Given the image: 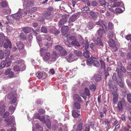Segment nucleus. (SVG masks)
Returning a JSON list of instances; mask_svg holds the SVG:
<instances>
[{
  "label": "nucleus",
  "instance_id": "f257e3e1",
  "mask_svg": "<svg viewBox=\"0 0 131 131\" xmlns=\"http://www.w3.org/2000/svg\"><path fill=\"white\" fill-rule=\"evenodd\" d=\"M41 55L43 56L42 59L45 61H46L50 59L51 57V54L50 52L43 51L41 48L40 50Z\"/></svg>",
  "mask_w": 131,
  "mask_h": 131
},
{
  "label": "nucleus",
  "instance_id": "f03ea898",
  "mask_svg": "<svg viewBox=\"0 0 131 131\" xmlns=\"http://www.w3.org/2000/svg\"><path fill=\"white\" fill-rule=\"evenodd\" d=\"M55 48L59 54L60 56H64L67 53L66 50L60 46L58 45L55 46Z\"/></svg>",
  "mask_w": 131,
  "mask_h": 131
},
{
  "label": "nucleus",
  "instance_id": "7ed1b4c3",
  "mask_svg": "<svg viewBox=\"0 0 131 131\" xmlns=\"http://www.w3.org/2000/svg\"><path fill=\"white\" fill-rule=\"evenodd\" d=\"M11 62L8 58L6 59L5 61L3 60L1 62L0 65V69H2L6 67H8L10 66Z\"/></svg>",
  "mask_w": 131,
  "mask_h": 131
},
{
  "label": "nucleus",
  "instance_id": "20e7f679",
  "mask_svg": "<svg viewBox=\"0 0 131 131\" xmlns=\"http://www.w3.org/2000/svg\"><path fill=\"white\" fill-rule=\"evenodd\" d=\"M47 74L44 72H37L36 74V77L38 79H45L47 77Z\"/></svg>",
  "mask_w": 131,
  "mask_h": 131
},
{
  "label": "nucleus",
  "instance_id": "39448f33",
  "mask_svg": "<svg viewBox=\"0 0 131 131\" xmlns=\"http://www.w3.org/2000/svg\"><path fill=\"white\" fill-rule=\"evenodd\" d=\"M126 103L125 101L124 100H122L119 101L118 103L117 107L119 111H121L123 110L124 107L125 106Z\"/></svg>",
  "mask_w": 131,
  "mask_h": 131
},
{
  "label": "nucleus",
  "instance_id": "423d86ee",
  "mask_svg": "<svg viewBox=\"0 0 131 131\" xmlns=\"http://www.w3.org/2000/svg\"><path fill=\"white\" fill-rule=\"evenodd\" d=\"M34 1V0H30L27 1L26 3L24 2V5H25V8L28 9L33 5Z\"/></svg>",
  "mask_w": 131,
  "mask_h": 131
},
{
  "label": "nucleus",
  "instance_id": "0eeeda50",
  "mask_svg": "<svg viewBox=\"0 0 131 131\" xmlns=\"http://www.w3.org/2000/svg\"><path fill=\"white\" fill-rule=\"evenodd\" d=\"M13 120V118L11 116H9L7 118L4 119V121L6 122L8 125H11L12 123Z\"/></svg>",
  "mask_w": 131,
  "mask_h": 131
},
{
  "label": "nucleus",
  "instance_id": "6e6552de",
  "mask_svg": "<svg viewBox=\"0 0 131 131\" xmlns=\"http://www.w3.org/2000/svg\"><path fill=\"white\" fill-rule=\"evenodd\" d=\"M4 47L5 48L7 49L9 47L10 48L12 47V45L10 41L8 39L6 40V42H5L4 45Z\"/></svg>",
  "mask_w": 131,
  "mask_h": 131
},
{
  "label": "nucleus",
  "instance_id": "1a4fd4ad",
  "mask_svg": "<svg viewBox=\"0 0 131 131\" xmlns=\"http://www.w3.org/2000/svg\"><path fill=\"white\" fill-rule=\"evenodd\" d=\"M80 112V110H73L72 113V115L74 117L78 118L80 115V114L79 113Z\"/></svg>",
  "mask_w": 131,
  "mask_h": 131
},
{
  "label": "nucleus",
  "instance_id": "9d476101",
  "mask_svg": "<svg viewBox=\"0 0 131 131\" xmlns=\"http://www.w3.org/2000/svg\"><path fill=\"white\" fill-rule=\"evenodd\" d=\"M96 24L97 25L102 26V28L104 30L106 29V27L105 24H104V21L101 20H99L96 23Z\"/></svg>",
  "mask_w": 131,
  "mask_h": 131
},
{
  "label": "nucleus",
  "instance_id": "9b49d317",
  "mask_svg": "<svg viewBox=\"0 0 131 131\" xmlns=\"http://www.w3.org/2000/svg\"><path fill=\"white\" fill-rule=\"evenodd\" d=\"M73 99L75 101L82 102V100L79 95L77 94H74L73 96Z\"/></svg>",
  "mask_w": 131,
  "mask_h": 131
},
{
  "label": "nucleus",
  "instance_id": "f8f14e48",
  "mask_svg": "<svg viewBox=\"0 0 131 131\" xmlns=\"http://www.w3.org/2000/svg\"><path fill=\"white\" fill-rule=\"evenodd\" d=\"M98 57H96V58H91V57L89 59L86 61V63L88 65H89L90 64H91L93 63L94 60V59H98Z\"/></svg>",
  "mask_w": 131,
  "mask_h": 131
},
{
  "label": "nucleus",
  "instance_id": "ddd939ff",
  "mask_svg": "<svg viewBox=\"0 0 131 131\" xmlns=\"http://www.w3.org/2000/svg\"><path fill=\"white\" fill-rule=\"evenodd\" d=\"M112 94L113 95V103L115 105L116 104L118 101V95L117 93H116L114 94L112 93Z\"/></svg>",
  "mask_w": 131,
  "mask_h": 131
},
{
  "label": "nucleus",
  "instance_id": "4468645a",
  "mask_svg": "<svg viewBox=\"0 0 131 131\" xmlns=\"http://www.w3.org/2000/svg\"><path fill=\"white\" fill-rule=\"evenodd\" d=\"M50 31L51 33L54 34L55 36L57 35L60 33L59 31L57 30L54 27L52 29H51L50 30Z\"/></svg>",
  "mask_w": 131,
  "mask_h": 131
},
{
  "label": "nucleus",
  "instance_id": "2eb2a0df",
  "mask_svg": "<svg viewBox=\"0 0 131 131\" xmlns=\"http://www.w3.org/2000/svg\"><path fill=\"white\" fill-rule=\"evenodd\" d=\"M67 22V18L65 17L62 18L61 19L59 22L58 26L59 27H61L62 25H63Z\"/></svg>",
  "mask_w": 131,
  "mask_h": 131
},
{
  "label": "nucleus",
  "instance_id": "dca6fc26",
  "mask_svg": "<svg viewBox=\"0 0 131 131\" xmlns=\"http://www.w3.org/2000/svg\"><path fill=\"white\" fill-rule=\"evenodd\" d=\"M16 44L18 48L20 50L23 49L24 47V45L20 41H17L16 43Z\"/></svg>",
  "mask_w": 131,
  "mask_h": 131
},
{
  "label": "nucleus",
  "instance_id": "f3484780",
  "mask_svg": "<svg viewBox=\"0 0 131 131\" xmlns=\"http://www.w3.org/2000/svg\"><path fill=\"white\" fill-rule=\"evenodd\" d=\"M7 19L9 21L8 22H6L5 23L6 24H8L9 23L12 24L13 23V17H12L10 16H8L6 17Z\"/></svg>",
  "mask_w": 131,
  "mask_h": 131
},
{
  "label": "nucleus",
  "instance_id": "a211bd4d",
  "mask_svg": "<svg viewBox=\"0 0 131 131\" xmlns=\"http://www.w3.org/2000/svg\"><path fill=\"white\" fill-rule=\"evenodd\" d=\"M80 103L77 102L74 103L73 105V110H79L80 108Z\"/></svg>",
  "mask_w": 131,
  "mask_h": 131
},
{
  "label": "nucleus",
  "instance_id": "6ab92c4d",
  "mask_svg": "<svg viewBox=\"0 0 131 131\" xmlns=\"http://www.w3.org/2000/svg\"><path fill=\"white\" fill-rule=\"evenodd\" d=\"M108 43L110 47H114L115 46V42L112 39H109Z\"/></svg>",
  "mask_w": 131,
  "mask_h": 131
},
{
  "label": "nucleus",
  "instance_id": "aec40b11",
  "mask_svg": "<svg viewBox=\"0 0 131 131\" xmlns=\"http://www.w3.org/2000/svg\"><path fill=\"white\" fill-rule=\"evenodd\" d=\"M108 88L110 90H111L112 91H113V89H114V88L116 89H117L116 87L114 85H113L112 84L111 82H109L108 83Z\"/></svg>",
  "mask_w": 131,
  "mask_h": 131
},
{
  "label": "nucleus",
  "instance_id": "412c9836",
  "mask_svg": "<svg viewBox=\"0 0 131 131\" xmlns=\"http://www.w3.org/2000/svg\"><path fill=\"white\" fill-rule=\"evenodd\" d=\"M83 123L79 124L76 128V131H82L83 129Z\"/></svg>",
  "mask_w": 131,
  "mask_h": 131
},
{
  "label": "nucleus",
  "instance_id": "4be33fe9",
  "mask_svg": "<svg viewBox=\"0 0 131 131\" xmlns=\"http://www.w3.org/2000/svg\"><path fill=\"white\" fill-rule=\"evenodd\" d=\"M94 78L96 82L100 81L101 80V76L99 74H95L94 77Z\"/></svg>",
  "mask_w": 131,
  "mask_h": 131
},
{
  "label": "nucleus",
  "instance_id": "5701e85b",
  "mask_svg": "<svg viewBox=\"0 0 131 131\" xmlns=\"http://www.w3.org/2000/svg\"><path fill=\"white\" fill-rule=\"evenodd\" d=\"M68 26H64L61 28V32L64 34H65L68 31Z\"/></svg>",
  "mask_w": 131,
  "mask_h": 131
},
{
  "label": "nucleus",
  "instance_id": "b1692460",
  "mask_svg": "<svg viewBox=\"0 0 131 131\" xmlns=\"http://www.w3.org/2000/svg\"><path fill=\"white\" fill-rule=\"evenodd\" d=\"M77 15L76 14H74L70 18L69 22H74L77 18Z\"/></svg>",
  "mask_w": 131,
  "mask_h": 131
},
{
  "label": "nucleus",
  "instance_id": "393cba45",
  "mask_svg": "<svg viewBox=\"0 0 131 131\" xmlns=\"http://www.w3.org/2000/svg\"><path fill=\"white\" fill-rule=\"evenodd\" d=\"M82 46L85 47V49H87L89 47V44L88 41L86 40L83 41L82 43Z\"/></svg>",
  "mask_w": 131,
  "mask_h": 131
},
{
  "label": "nucleus",
  "instance_id": "a878e982",
  "mask_svg": "<svg viewBox=\"0 0 131 131\" xmlns=\"http://www.w3.org/2000/svg\"><path fill=\"white\" fill-rule=\"evenodd\" d=\"M21 16V15L20 13H17L14 14L13 17V18H14L16 20H18L20 18Z\"/></svg>",
  "mask_w": 131,
  "mask_h": 131
},
{
  "label": "nucleus",
  "instance_id": "bb28decb",
  "mask_svg": "<svg viewBox=\"0 0 131 131\" xmlns=\"http://www.w3.org/2000/svg\"><path fill=\"white\" fill-rule=\"evenodd\" d=\"M96 13L92 11H90L89 12V14L91 16L92 18L94 19H96L97 17V15Z\"/></svg>",
  "mask_w": 131,
  "mask_h": 131
},
{
  "label": "nucleus",
  "instance_id": "cd10ccee",
  "mask_svg": "<svg viewBox=\"0 0 131 131\" xmlns=\"http://www.w3.org/2000/svg\"><path fill=\"white\" fill-rule=\"evenodd\" d=\"M20 39L23 41L26 40L27 37L23 33H21L19 36Z\"/></svg>",
  "mask_w": 131,
  "mask_h": 131
},
{
  "label": "nucleus",
  "instance_id": "c85d7f7f",
  "mask_svg": "<svg viewBox=\"0 0 131 131\" xmlns=\"http://www.w3.org/2000/svg\"><path fill=\"white\" fill-rule=\"evenodd\" d=\"M5 107L3 105L0 106V113L1 114H3L5 112Z\"/></svg>",
  "mask_w": 131,
  "mask_h": 131
},
{
  "label": "nucleus",
  "instance_id": "c756f323",
  "mask_svg": "<svg viewBox=\"0 0 131 131\" xmlns=\"http://www.w3.org/2000/svg\"><path fill=\"white\" fill-rule=\"evenodd\" d=\"M83 55L86 58H88L90 57L89 52L86 49H85L83 53Z\"/></svg>",
  "mask_w": 131,
  "mask_h": 131
},
{
  "label": "nucleus",
  "instance_id": "7c9ffc66",
  "mask_svg": "<svg viewBox=\"0 0 131 131\" xmlns=\"http://www.w3.org/2000/svg\"><path fill=\"white\" fill-rule=\"evenodd\" d=\"M22 30L25 33L27 34L29 32L30 29L29 27H25L23 28Z\"/></svg>",
  "mask_w": 131,
  "mask_h": 131
},
{
  "label": "nucleus",
  "instance_id": "2f4dec72",
  "mask_svg": "<svg viewBox=\"0 0 131 131\" xmlns=\"http://www.w3.org/2000/svg\"><path fill=\"white\" fill-rule=\"evenodd\" d=\"M96 41L97 42V45H99L103 47V44L101 40V39L99 38H97L96 40Z\"/></svg>",
  "mask_w": 131,
  "mask_h": 131
},
{
  "label": "nucleus",
  "instance_id": "473e14b6",
  "mask_svg": "<svg viewBox=\"0 0 131 131\" xmlns=\"http://www.w3.org/2000/svg\"><path fill=\"white\" fill-rule=\"evenodd\" d=\"M73 56V54L72 53H70L68 56L66 57V59L68 62H70Z\"/></svg>",
  "mask_w": 131,
  "mask_h": 131
},
{
  "label": "nucleus",
  "instance_id": "72a5a7b5",
  "mask_svg": "<svg viewBox=\"0 0 131 131\" xmlns=\"http://www.w3.org/2000/svg\"><path fill=\"white\" fill-rule=\"evenodd\" d=\"M71 44L73 46H76L78 47L80 46V45L78 42L76 40H74L71 42Z\"/></svg>",
  "mask_w": 131,
  "mask_h": 131
},
{
  "label": "nucleus",
  "instance_id": "f704fd0d",
  "mask_svg": "<svg viewBox=\"0 0 131 131\" xmlns=\"http://www.w3.org/2000/svg\"><path fill=\"white\" fill-rule=\"evenodd\" d=\"M74 53L78 57L81 56L82 55V53L80 51L78 50H74Z\"/></svg>",
  "mask_w": 131,
  "mask_h": 131
},
{
  "label": "nucleus",
  "instance_id": "c9c22d12",
  "mask_svg": "<svg viewBox=\"0 0 131 131\" xmlns=\"http://www.w3.org/2000/svg\"><path fill=\"white\" fill-rule=\"evenodd\" d=\"M5 40V36L4 34L2 33H0V41L4 42Z\"/></svg>",
  "mask_w": 131,
  "mask_h": 131
},
{
  "label": "nucleus",
  "instance_id": "e433bc0d",
  "mask_svg": "<svg viewBox=\"0 0 131 131\" xmlns=\"http://www.w3.org/2000/svg\"><path fill=\"white\" fill-rule=\"evenodd\" d=\"M58 56L57 53L56 51H53L52 54L51 58L52 60H55Z\"/></svg>",
  "mask_w": 131,
  "mask_h": 131
},
{
  "label": "nucleus",
  "instance_id": "4c0bfd02",
  "mask_svg": "<svg viewBox=\"0 0 131 131\" xmlns=\"http://www.w3.org/2000/svg\"><path fill=\"white\" fill-rule=\"evenodd\" d=\"M17 100L16 97H14L9 101V103L10 104H13L15 103Z\"/></svg>",
  "mask_w": 131,
  "mask_h": 131
},
{
  "label": "nucleus",
  "instance_id": "58836bf2",
  "mask_svg": "<svg viewBox=\"0 0 131 131\" xmlns=\"http://www.w3.org/2000/svg\"><path fill=\"white\" fill-rule=\"evenodd\" d=\"M15 109V107H14L13 106H10L9 107L8 110L10 112H11V113L12 114L14 111Z\"/></svg>",
  "mask_w": 131,
  "mask_h": 131
},
{
  "label": "nucleus",
  "instance_id": "ea45409f",
  "mask_svg": "<svg viewBox=\"0 0 131 131\" xmlns=\"http://www.w3.org/2000/svg\"><path fill=\"white\" fill-rule=\"evenodd\" d=\"M103 31V29L101 28H100L97 31L99 35L101 37H102Z\"/></svg>",
  "mask_w": 131,
  "mask_h": 131
},
{
  "label": "nucleus",
  "instance_id": "a19ab883",
  "mask_svg": "<svg viewBox=\"0 0 131 131\" xmlns=\"http://www.w3.org/2000/svg\"><path fill=\"white\" fill-rule=\"evenodd\" d=\"M125 38L127 40H130L131 42V35H128L125 37ZM129 48L131 49V45L129 46Z\"/></svg>",
  "mask_w": 131,
  "mask_h": 131
},
{
  "label": "nucleus",
  "instance_id": "79ce46f5",
  "mask_svg": "<svg viewBox=\"0 0 131 131\" xmlns=\"http://www.w3.org/2000/svg\"><path fill=\"white\" fill-rule=\"evenodd\" d=\"M113 33L112 31H110L108 35V37L110 39H112L113 37Z\"/></svg>",
  "mask_w": 131,
  "mask_h": 131
},
{
  "label": "nucleus",
  "instance_id": "37998d69",
  "mask_svg": "<svg viewBox=\"0 0 131 131\" xmlns=\"http://www.w3.org/2000/svg\"><path fill=\"white\" fill-rule=\"evenodd\" d=\"M10 11L11 10L10 9H3L2 11V12L5 14H9Z\"/></svg>",
  "mask_w": 131,
  "mask_h": 131
},
{
  "label": "nucleus",
  "instance_id": "c03bdc74",
  "mask_svg": "<svg viewBox=\"0 0 131 131\" xmlns=\"http://www.w3.org/2000/svg\"><path fill=\"white\" fill-rule=\"evenodd\" d=\"M90 88L92 91H94L96 89V85L93 84L92 85H90Z\"/></svg>",
  "mask_w": 131,
  "mask_h": 131
},
{
  "label": "nucleus",
  "instance_id": "a18cd8bd",
  "mask_svg": "<svg viewBox=\"0 0 131 131\" xmlns=\"http://www.w3.org/2000/svg\"><path fill=\"white\" fill-rule=\"evenodd\" d=\"M46 15L45 18L46 19H47L50 18V15H51V13L50 12H48V11L47 10Z\"/></svg>",
  "mask_w": 131,
  "mask_h": 131
},
{
  "label": "nucleus",
  "instance_id": "49530a36",
  "mask_svg": "<svg viewBox=\"0 0 131 131\" xmlns=\"http://www.w3.org/2000/svg\"><path fill=\"white\" fill-rule=\"evenodd\" d=\"M114 24L113 23L111 22L109 23H108V28L111 29L112 30L114 28Z\"/></svg>",
  "mask_w": 131,
  "mask_h": 131
},
{
  "label": "nucleus",
  "instance_id": "de8ad7c7",
  "mask_svg": "<svg viewBox=\"0 0 131 131\" xmlns=\"http://www.w3.org/2000/svg\"><path fill=\"white\" fill-rule=\"evenodd\" d=\"M93 63L94 65L96 67H99L100 66L99 63L97 60H94Z\"/></svg>",
  "mask_w": 131,
  "mask_h": 131
},
{
  "label": "nucleus",
  "instance_id": "09e8293b",
  "mask_svg": "<svg viewBox=\"0 0 131 131\" xmlns=\"http://www.w3.org/2000/svg\"><path fill=\"white\" fill-rule=\"evenodd\" d=\"M105 124L107 125V127L108 128V129H110L111 127V126L110 125V121L106 120L105 121Z\"/></svg>",
  "mask_w": 131,
  "mask_h": 131
},
{
  "label": "nucleus",
  "instance_id": "8fccbe9b",
  "mask_svg": "<svg viewBox=\"0 0 131 131\" xmlns=\"http://www.w3.org/2000/svg\"><path fill=\"white\" fill-rule=\"evenodd\" d=\"M38 119H39L40 121H42L44 123H46L45 120V118L44 116H40L39 118H38Z\"/></svg>",
  "mask_w": 131,
  "mask_h": 131
},
{
  "label": "nucleus",
  "instance_id": "3c124183",
  "mask_svg": "<svg viewBox=\"0 0 131 131\" xmlns=\"http://www.w3.org/2000/svg\"><path fill=\"white\" fill-rule=\"evenodd\" d=\"M6 28L7 31L9 32H11L13 29L12 27L8 25H7Z\"/></svg>",
  "mask_w": 131,
  "mask_h": 131
},
{
  "label": "nucleus",
  "instance_id": "603ef678",
  "mask_svg": "<svg viewBox=\"0 0 131 131\" xmlns=\"http://www.w3.org/2000/svg\"><path fill=\"white\" fill-rule=\"evenodd\" d=\"M127 96L128 101L130 103L131 102V94H127Z\"/></svg>",
  "mask_w": 131,
  "mask_h": 131
},
{
  "label": "nucleus",
  "instance_id": "864d4df0",
  "mask_svg": "<svg viewBox=\"0 0 131 131\" xmlns=\"http://www.w3.org/2000/svg\"><path fill=\"white\" fill-rule=\"evenodd\" d=\"M82 2L84 4H86L88 6L90 5V4L88 0H82Z\"/></svg>",
  "mask_w": 131,
  "mask_h": 131
},
{
  "label": "nucleus",
  "instance_id": "5fc2aeb1",
  "mask_svg": "<svg viewBox=\"0 0 131 131\" xmlns=\"http://www.w3.org/2000/svg\"><path fill=\"white\" fill-rule=\"evenodd\" d=\"M14 70L16 71H18L20 70L19 66L18 65H16L13 68Z\"/></svg>",
  "mask_w": 131,
  "mask_h": 131
},
{
  "label": "nucleus",
  "instance_id": "6e6d98bb",
  "mask_svg": "<svg viewBox=\"0 0 131 131\" xmlns=\"http://www.w3.org/2000/svg\"><path fill=\"white\" fill-rule=\"evenodd\" d=\"M99 3L100 4L103 6L104 5L105 6V5L107 4L105 2V0H100Z\"/></svg>",
  "mask_w": 131,
  "mask_h": 131
},
{
  "label": "nucleus",
  "instance_id": "4d7b16f0",
  "mask_svg": "<svg viewBox=\"0 0 131 131\" xmlns=\"http://www.w3.org/2000/svg\"><path fill=\"white\" fill-rule=\"evenodd\" d=\"M86 95L89 96L90 95V91L89 89L86 88H85L84 89Z\"/></svg>",
  "mask_w": 131,
  "mask_h": 131
},
{
  "label": "nucleus",
  "instance_id": "13d9d810",
  "mask_svg": "<svg viewBox=\"0 0 131 131\" xmlns=\"http://www.w3.org/2000/svg\"><path fill=\"white\" fill-rule=\"evenodd\" d=\"M122 88L124 87V85L122 81H121L117 83Z\"/></svg>",
  "mask_w": 131,
  "mask_h": 131
},
{
  "label": "nucleus",
  "instance_id": "bf43d9fd",
  "mask_svg": "<svg viewBox=\"0 0 131 131\" xmlns=\"http://www.w3.org/2000/svg\"><path fill=\"white\" fill-rule=\"evenodd\" d=\"M4 54L3 51L1 50L0 51V59H2L4 58Z\"/></svg>",
  "mask_w": 131,
  "mask_h": 131
},
{
  "label": "nucleus",
  "instance_id": "052dcab7",
  "mask_svg": "<svg viewBox=\"0 0 131 131\" xmlns=\"http://www.w3.org/2000/svg\"><path fill=\"white\" fill-rule=\"evenodd\" d=\"M38 112L40 114H42L45 112V111L44 109L42 108H41L39 109Z\"/></svg>",
  "mask_w": 131,
  "mask_h": 131
},
{
  "label": "nucleus",
  "instance_id": "680f3d73",
  "mask_svg": "<svg viewBox=\"0 0 131 131\" xmlns=\"http://www.w3.org/2000/svg\"><path fill=\"white\" fill-rule=\"evenodd\" d=\"M115 9L117 13H120L123 12V11L122 9L119 8H116Z\"/></svg>",
  "mask_w": 131,
  "mask_h": 131
},
{
  "label": "nucleus",
  "instance_id": "e2e57ef3",
  "mask_svg": "<svg viewBox=\"0 0 131 131\" xmlns=\"http://www.w3.org/2000/svg\"><path fill=\"white\" fill-rule=\"evenodd\" d=\"M11 69H8L5 70V74L6 75H8L11 71Z\"/></svg>",
  "mask_w": 131,
  "mask_h": 131
},
{
  "label": "nucleus",
  "instance_id": "0e129e2a",
  "mask_svg": "<svg viewBox=\"0 0 131 131\" xmlns=\"http://www.w3.org/2000/svg\"><path fill=\"white\" fill-rule=\"evenodd\" d=\"M14 97V95H13V94L12 93H10L8 95L7 98L8 99L10 100L12 99Z\"/></svg>",
  "mask_w": 131,
  "mask_h": 131
},
{
  "label": "nucleus",
  "instance_id": "69168bd1",
  "mask_svg": "<svg viewBox=\"0 0 131 131\" xmlns=\"http://www.w3.org/2000/svg\"><path fill=\"white\" fill-rule=\"evenodd\" d=\"M92 4L93 6H97L98 5V4L97 2L95 1H92Z\"/></svg>",
  "mask_w": 131,
  "mask_h": 131
},
{
  "label": "nucleus",
  "instance_id": "338daca9",
  "mask_svg": "<svg viewBox=\"0 0 131 131\" xmlns=\"http://www.w3.org/2000/svg\"><path fill=\"white\" fill-rule=\"evenodd\" d=\"M41 31L42 32L45 33H46L47 32V29L44 27H42L41 29Z\"/></svg>",
  "mask_w": 131,
  "mask_h": 131
},
{
  "label": "nucleus",
  "instance_id": "774afa93",
  "mask_svg": "<svg viewBox=\"0 0 131 131\" xmlns=\"http://www.w3.org/2000/svg\"><path fill=\"white\" fill-rule=\"evenodd\" d=\"M44 36H45V38L47 40L49 41L51 40V37L49 35H44Z\"/></svg>",
  "mask_w": 131,
  "mask_h": 131
}]
</instances>
